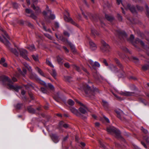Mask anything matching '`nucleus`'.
I'll use <instances>...</instances> for the list:
<instances>
[{"mask_svg": "<svg viewBox=\"0 0 149 149\" xmlns=\"http://www.w3.org/2000/svg\"><path fill=\"white\" fill-rule=\"evenodd\" d=\"M134 38V36L133 35H131L129 39L130 41L135 46L134 43L133 42V41Z\"/></svg>", "mask_w": 149, "mask_h": 149, "instance_id": "nucleus-35", "label": "nucleus"}, {"mask_svg": "<svg viewBox=\"0 0 149 149\" xmlns=\"http://www.w3.org/2000/svg\"><path fill=\"white\" fill-rule=\"evenodd\" d=\"M66 13V15H67V16L65 15L64 16V18L65 21L70 22L72 24L75 25L76 24L75 22L73 21L70 17H69V14L67 12Z\"/></svg>", "mask_w": 149, "mask_h": 149, "instance_id": "nucleus-12", "label": "nucleus"}, {"mask_svg": "<svg viewBox=\"0 0 149 149\" xmlns=\"http://www.w3.org/2000/svg\"><path fill=\"white\" fill-rule=\"evenodd\" d=\"M27 48L31 51L36 50V48L33 44L29 45L27 47Z\"/></svg>", "mask_w": 149, "mask_h": 149, "instance_id": "nucleus-22", "label": "nucleus"}, {"mask_svg": "<svg viewBox=\"0 0 149 149\" xmlns=\"http://www.w3.org/2000/svg\"><path fill=\"white\" fill-rule=\"evenodd\" d=\"M137 8L140 11H142L143 9V8L142 7L139 6H137Z\"/></svg>", "mask_w": 149, "mask_h": 149, "instance_id": "nucleus-56", "label": "nucleus"}, {"mask_svg": "<svg viewBox=\"0 0 149 149\" xmlns=\"http://www.w3.org/2000/svg\"><path fill=\"white\" fill-rule=\"evenodd\" d=\"M63 126L65 128H67L69 127V125L66 124H64L63 125Z\"/></svg>", "mask_w": 149, "mask_h": 149, "instance_id": "nucleus-64", "label": "nucleus"}, {"mask_svg": "<svg viewBox=\"0 0 149 149\" xmlns=\"http://www.w3.org/2000/svg\"><path fill=\"white\" fill-rule=\"evenodd\" d=\"M63 49L65 50V52L68 53L69 52V50L67 48L65 47H63Z\"/></svg>", "mask_w": 149, "mask_h": 149, "instance_id": "nucleus-62", "label": "nucleus"}, {"mask_svg": "<svg viewBox=\"0 0 149 149\" xmlns=\"http://www.w3.org/2000/svg\"><path fill=\"white\" fill-rule=\"evenodd\" d=\"M93 76L97 80H99L100 79L102 78L101 76H100V74L98 73H95L93 74Z\"/></svg>", "mask_w": 149, "mask_h": 149, "instance_id": "nucleus-25", "label": "nucleus"}, {"mask_svg": "<svg viewBox=\"0 0 149 149\" xmlns=\"http://www.w3.org/2000/svg\"><path fill=\"white\" fill-rule=\"evenodd\" d=\"M32 56L33 59L35 61H38V57L37 55H32Z\"/></svg>", "mask_w": 149, "mask_h": 149, "instance_id": "nucleus-36", "label": "nucleus"}, {"mask_svg": "<svg viewBox=\"0 0 149 149\" xmlns=\"http://www.w3.org/2000/svg\"><path fill=\"white\" fill-rule=\"evenodd\" d=\"M27 109L29 112L31 113H34L35 112V110L32 108L31 106L28 107Z\"/></svg>", "mask_w": 149, "mask_h": 149, "instance_id": "nucleus-30", "label": "nucleus"}, {"mask_svg": "<svg viewBox=\"0 0 149 149\" xmlns=\"http://www.w3.org/2000/svg\"><path fill=\"white\" fill-rule=\"evenodd\" d=\"M120 95L125 96H130L134 95V93L127 91L120 92L119 93Z\"/></svg>", "mask_w": 149, "mask_h": 149, "instance_id": "nucleus-16", "label": "nucleus"}, {"mask_svg": "<svg viewBox=\"0 0 149 149\" xmlns=\"http://www.w3.org/2000/svg\"><path fill=\"white\" fill-rule=\"evenodd\" d=\"M73 67L74 69H75L76 70H77L78 72H80L81 69H80V68L78 66H77L75 65H73Z\"/></svg>", "mask_w": 149, "mask_h": 149, "instance_id": "nucleus-39", "label": "nucleus"}, {"mask_svg": "<svg viewBox=\"0 0 149 149\" xmlns=\"http://www.w3.org/2000/svg\"><path fill=\"white\" fill-rule=\"evenodd\" d=\"M102 104H103V106L105 108H107L108 106V103L104 100H102Z\"/></svg>", "mask_w": 149, "mask_h": 149, "instance_id": "nucleus-34", "label": "nucleus"}, {"mask_svg": "<svg viewBox=\"0 0 149 149\" xmlns=\"http://www.w3.org/2000/svg\"><path fill=\"white\" fill-rule=\"evenodd\" d=\"M5 60L4 58H2L1 60H0V63L1 64H2L3 63H4L5 62Z\"/></svg>", "mask_w": 149, "mask_h": 149, "instance_id": "nucleus-53", "label": "nucleus"}, {"mask_svg": "<svg viewBox=\"0 0 149 149\" xmlns=\"http://www.w3.org/2000/svg\"><path fill=\"white\" fill-rule=\"evenodd\" d=\"M46 63L47 65H48L49 66H50L52 68H54V66L52 64L51 62L50 61H49L48 59H46Z\"/></svg>", "mask_w": 149, "mask_h": 149, "instance_id": "nucleus-27", "label": "nucleus"}, {"mask_svg": "<svg viewBox=\"0 0 149 149\" xmlns=\"http://www.w3.org/2000/svg\"><path fill=\"white\" fill-rule=\"evenodd\" d=\"M115 112L117 114V117L120 119H122V117L124 116L125 114L123 111L120 109H118L115 110Z\"/></svg>", "mask_w": 149, "mask_h": 149, "instance_id": "nucleus-14", "label": "nucleus"}, {"mask_svg": "<svg viewBox=\"0 0 149 149\" xmlns=\"http://www.w3.org/2000/svg\"><path fill=\"white\" fill-rule=\"evenodd\" d=\"M56 58L57 62L59 64L62 65L63 64V58H61V57L59 56H58L56 57Z\"/></svg>", "mask_w": 149, "mask_h": 149, "instance_id": "nucleus-24", "label": "nucleus"}, {"mask_svg": "<svg viewBox=\"0 0 149 149\" xmlns=\"http://www.w3.org/2000/svg\"><path fill=\"white\" fill-rule=\"evenodd\" d=\"M64 66L67 68H69L70 67V65L68 63H66L64 64Z\"/></svg>", "mask_w": 149, "mask_h": 149, "instance_id": "nucleus-54", "label": "nucleus"}, {"mask_svg": "<svg viewBox=\"0 0 149 149\" xmlns=\"http://www.w3.org/2000/svg\"><path fill=\"white\" fill-rule=\"evenodd\" d=\"M22 105V104H20L18 103L15 106L16 108L17 109H20Z\"/></svg>", "mask_w": 149, "mask_h": 149, "instance_id": "nucleus-37", "label": "nucleus"}, {"mask_svg": "<svg viewBox=\"0 0 149 149\" xmlns=\"http://www.w3.org/2000/svg\"><path fill=\"white\" fill-rule=\"evenodd\" d=\"M10 50L11 51V52H12L15 55L17 56H18L19 54V53L17 51L16 49L11 48V49Z\"/></svg>", "mask_w": 149, "mask_h": 149, "instance_id": "nucleus-28", "label": "nucleus"}, {"mask_svg": "<svg viewBox=\"0 0 149 149\" xmlns=\"http://www.w3.org/2000/svg\"><path fill=\"white\" fill-rule=\"evenodd\" d=\"M146 15L148 17H149V8L147 5L146 6Z\"/></svg>", "mask_w": 149, "mask_h": 149, "instance_id": "nucleus-40", "label": "nucleus"}, {"mask_svg": "<svg viewBox=\"0 0 149 149\" xmlns=\"http://www.w3.org/2000/svg\"><path fill=\"white\" fill-rule=\"evenodd\" d=\"M82 88L83 89L86 94L91 93L93 92H99L97 88H94V87L91 88V87L87 84L84 85Z\"/></svg>", "mask_w": 149, "mask_h": 149, "instance_id": "nucleus-3", "label": "nucleus"}, {"mask_svg": "<svg viewBox=\"0 0 149 149\" xmlns=\"http://www.w3.org/2000/svg\"><path fill=\"white\" fill-rule=\"evenodd\" d=\"M134 61L135 63H137L139 62L138 59L136 57H134L133 58Z\"/></svg>", "mask_w": 149, "mask_h": 149, "instance_id": "nucleus-43", "label": "nucleus"}, {"mask_svg": "<svg viewBox=\"0 0 149 149\" xmlns=\"http://www.w3.org/2000/svg\"><path fill=\"white\" fill-rule=\"evenodd\" d=\"M55 26L57 28H58L59 27V23L58 22H56L55 23Z\"/></svg>", "mask_w": 149, "mask_h": 149, "instance_id": "nucleus-55", "label": "nucleus"}, {"mask_svg": "<svg viewBox=\"0 0 149 149\" xmlns=\"http://www.w3.org/2000/svg\"><path fill=\"white\" fill-rule=\"evenodd\" d=\"M113 60L114 61L117 65L120 68L121 70H122L123 68V66L122 64L120 63L119 60L116 58H114Z\"/></svg>", "mask_w": 149, "mask_h": 149, "instance_id": "nucleus-19", "label": "nucleus"}, {"mask_svg": "<svg viewBox=\"0 0 149 149\" xmlns=\"http://www.w3.org/2000/svg\"><path fill=\"white\" fill-rule=\"evenodd\" d=\"M36 70L41 75L43 76H44V75L43 73L41 70H40L39 68L38 67H36Z\"/></svg>", "mask_w": 149, "mask_h": 149, "instance_id": "nucleus-29", "label": "nucleus"}, {"mask_svg": "<svg viewBox=\"0 0 149 149\" xmlns=\"http://www.w3.org/2000/svg\"><path fill=\"white\" fill-rule=\"evenodd\" d=\"M56 36L57 38L61 40L63 42H65V44L69 45L73 52H76V51L75 49V47L74 45L71 42H69L67 39L65 38L63 36H60L58 37L56 34Z\"/></svg>", "mask_w": 149, "mask_h": 149, "instance_id": "nucleus-4", "label": "nucleus"}, {"mask_svg": "<svg viewBox=\"0 0 149 149\" xmlns=\"http://www.w3.org/2000/svg\"><path fill=\"white\" fill-rule=\"evenodd\" d=\"M33 4L31 5H35L38 2L37 0H32Z\"/></svg>", "mask_w": 149, "mask_h": 149, "instance_id": "nucleus-51", "label": "nucleus"}, {"mask_svg": "<svg viewBox=\"0 0 149 149\" xmlns=\"http://www.w3.org/2000/svg\"><path fill=\"white\" fill-rule=\"evenodd\" d=\"M40 83L41 84L45 86H47V84L45 83V82L43 81L40 80Z\"/></svg>", "mask_w": 149, "mask_h": 149, "instance_id": "nucleus-46", "label": "nucleus"}, {"mask_svg": "<svg viewBox=\"0 0 149 149\" xmlns=\"http://www.w3.org/2000/svg\"><path fill=\"white\" fill-rule=\"evenodd\" d=\"M144 139L146 140L147 142H149V137L146 136L144 137Z\"/></svg>", "mask_w": 149, "mask_h": 149, "instance_id": "nucleus-58", "label": "nucleus"}, {"mask_svg": "<svg viewBox=\"0 0 149 149\" xmlns=\"http://www.w3.org/2000/svg\"><path fill=\"white\" fill-rule=\"evenodd\" d=\"M135 43L136 44L139 43L143 46L144 45V43L139 38L136 39L135 40Z\"/></svg>", "mask_w": 149, "mask_h": 149, "instance_id": "nucleus-26", "label": "nucleus"}, {"mask_svg": "<svg viewBox=\"0 0 149 149\" xmlns=\"http://www.w3.org/2000/svg\"><path fill=\"white\" fill-rule=\"evenodd\" d=\"M23 65L24 66L29 70V71H31V67L29 66L27 63L25 62L24 63Z\"/></svg>", "mask_w": 149, "mask_h": 149, "instance_id": "nucleus-33", "label": "nucleus"}, {"mask_svg": "<svg viewBox=\"0 0 149 149\" xmlns=\"http://www.w3.org/2000/svg\"><path fill=\"white\" fill-rule=\"evenodd\" d=\"M0 29L1 30L2 32L4 34V35H2V36L4 38V40H3L1 37L0 36V41L3 42L6 46L7 47H9L10 45V42L7 40L6 39V38L8 39L9 38V37L8 36V34L3 29Z\"/></svg>", "mask_w": 149, "mask_h": 149, "instance_id": "nucleus-5", "label": "nucleus"}, {"mask_svg": "<svg viewBox=\"0 0 149 149\" xmlns=\"http://www.w3.org/2000/svg\"><path fill=\"white\" fill-rule=\"evenodd\" d=\"M50 73L52 75L54 78L56 77V70L54 69H52V72H51Z\"/></svg>", "mask_w": 149, "mask_h": 149, "instance_id": "nucleus-31", "label": "nucleus"}, {"mask_svg": "<svg viewBox=\"0 0 149 149\" xmlns=\"http://www.w3.org/2000/svg\"><path fill=\"white\" fill-rule=\"evenodd\" d=\"M63 34L65 36L68 37H69L70 36V34L66 31H64Z\"/></svg>", "mask_w": 149, "mask_h": 149, "instance_id": "nucleus-45", "label": "nucleus"}, {"mask_svg": "<svg viewBox=\"0 0 149 149\" xmlns=\"http://www.w3.org/2000/svg\"><path fill=\"white\" fill-rule=\"evenodd\" d=\"M43 14L44 16L45 21L47 22H49V19H54L55 18V15L52 14L51 13H49L50 16L49 17H48L47 16V13L46 11H43Z\"/></svg>", "mask_w": 149, "mask_h": 149, "instance_id": "nucleus-10", "label": "nucleus"}, {"mask_svg": "<svg viewBox=\"0 0 149 149\" xmlns=\"http://www.w3.org/2000/svg\"><path fill=\"white\" fill-rule=\"evenodd\" d=\"M125 8L129 9L130 11L133 13H136V10L135 7L133 5H131L129 4H127L126 5H124L123 4Z\"/></svg>", "mask_w": 149, "mask_h": 149, "instance_id": "nucleus-13", "label": "nucleus"}, {"mask_svg": "<svg viewBox=\"0 0 149 149\" xmlns=\"http://www.w3.org/2000/svg\"><path fill=\"white\" fill-rule=\"evenodd\" d=\"M18 70L19 71L20 73H22V74L24 76L25 75V74L26 73V70L25 68H23V72H22L21 70L19 68L18 69Z\"/></svg>", "mask_w": 149, "mask_h": 149, "instance_id": "nucleus-32", "label": "nucleus"}, {"mask_svg": "<svg viewBox=\"0 0 149 149\" xmlns=\"http://www.w3.org/2000/svg\"><path fill=\"white\" fill-rule=\"evenodd\" d=\"M89 62L93 66H94V63L93 61L92 60H90L89 61Z\"/></svg>", "mask_w": 149, "mask_h": 149, "instance_id": "nucleus-61", "label": "nucleus"}, {"mask_svg": "<svg viewBox=\"0 0 149 149\" xmlns=\"http://www.w3.org/2000/svg\"><path fill=\"white\" fill-rule=\"evenodd\" d=\"M141 130L143 132L146 134H147L148 133V130L144 129L143 127H141Z\"/></svg>", "mask_w": 149, "mask_h": 149, "instance_id": "nucleus-41", "label": "nucleus"}, {"mask_svg": "<svg viewBox=\"0 0 149 149\" xmlns=\"http://www.w3.org/2000/svg\"><path fill=\"white\" fill-rule=\"evenodd\" d=\"M91 32L92 34L94 36H95L96 35L98 36L99 34V33L94 28H92L91 29Z\"/></svg>", "mask_w": 149, "mask_h": 149, "instance_id": "nucleus-21", "label": "nucleus"}, {"mask_svg": "<svg viewBox=\"0 0 149 149\" xmlns=\"http://www.w3.org/2000/svg\"><path fill=\"white\" fill-rule=\"evenodd\" d=\"M45 36H46L47 37L49 38L50 39H52V37L50 36L49 34L47 33H45Z\"/></svg>", "mask_w": 149, "mask_h": 149, "instance_id": "nucleus-48", "label": "nucleus"}, {"mask_svg": "<svg viewBox=\"0 0 149 149\" xmlns=\"http://www.w3.org/2000/svg\"><path fill=\"white\" fill-rule=\"evenodd\" d=\"M51 138L53 142L55 143H57L59 141L58 137L55 134H52L51 135Z\"/></svg>", "mask_w": 149, "mask_h": 149, "instance_id": "nucleus-18", "label": "nucleus"}, {"mask_svg": "<svg viewBox=\"0 0 149 149\" xmlns=\"http://www.w3.org/2000/svg\"><path fill=\"white\" fill-rule=\"evenodd\" d=\"M103 117L104 118V119L108 123H109L110 121H109V119L107 118L106 116H103Z\"/></svg>", "mask_w": 149, "mask_h": 149, "instance_id": "nucleus-60", "label": "nucleus"}, {"mask_svg": "<svg viewBox=\"0 0 149 149\" xmlns=\"http://www.w3.org/2000/svg\"><path fill=\"white\" fill-rule=\"evenodd\" d=\"M107 131L111 134H115L116 137L117 138H122L120 136V131L113 126H111L108 127L107 128Z\"/></svg>", "mask_w": 149, "mask_h": 149, "instance_id": "nucleus-2", "label": "nucleus"}, {"mask_svg": "<svg viewBox=\"0 0 149 149\" xmlns=\"http://www.w3.org/2000/svg\"><path fill=\"white\" fill-rule=\"evenodd\" d=\"M17 49L19 51L20 55L26 60L30 61V59L27 56V52L24 49H20L19 47H17Z\"/></svg>", "mask_w": 149, "mask_h": 149, "instance_id": "nucleus-7", "label": "nucleus"}, {"mask_svg": "<svg viewBox=\"0 0 149 149\" xmlns=\"http://www.w3.org/2000/svg\"><path fill=\"white\" fill-rule=\"evenodd\" d=\"M68 104L71 106H72L74 105V102L71 99H69L68 101Z\"/></svg>", "mask_w": 149, "mask_h": 149, "instance_id": "nucleus-38", "label": "nucleus"}, {"mask_svg": "<svg viewBox=\"0 0 149 149\" xmlns=\"http://www.w3.org/2000/svg\"><path fill=\"white\" fill-rule=\"evenodd\" d=\"M31 7L35 11L36 15H38L41 13V10L38 7H36L35 5H31Z\"/></svg>", "mask_w": 149, "mask_h": 149, "instance_id": "nucleus-17", "label": "nucleus"}, {"mask_svg": "<svg viewBox=\"0 0 149 149\" xmlns=\"http://www.w3.org/2000/svg\"><path fill=\"white\" fill-rule=\"evenodd\" d=\"M118 19L119 21H121L122 20V16L120 14H118Z\"/></svg>", "mask_w": 149, "mask_h": 149, "instance_id": "nucleus-59", "label": "nucleus"}, {"mask_svg": "<svg viewBox=\"0 0 149 149\" xmlns=\"http://www.w3.org/2000/svg\"><path fill=\"white\" fill-rule=\"evenodd\" d=\"M109 68L114 73L117 72L118 71V69L116 66L113 64H111L109 67Z\"/></svg>", "mask_w": 149, "mask_h": 149, "instance_id": "nucleus-15", "label": "nucleus"}, {"mask_svg": "<svg viewBox=\"0 0 149 149\" xmlns=\"http://www.w3.org/2000/svg\"><path fill=\"white\" fill-rule=\"evenodd\" d=\"M70 109L72 113L76 115L77 116L82 118H86L85 117L83 116L78 111V110L74 108L70 107Z\"/></svg>", "mask_w": 149, "mask_h": 149, "instance_id": "nucleus-9", "label": "nucleus"}, {"mask_svg": "<svg viewBox=\"0 0 149 149\" xmlns=\"http://www.w3.org/2000/svg\"><path fill=\"white\" fill-rule=\"evenodd\" d=\"M0 78L3 84L6 82L8 83L7 85L8 88L10 89H13L17 92L21 88V87L20 86L13 85L11 80L7 76H2L0 77Z\"/></svg>", "mask_w": 149, "mask_h": 149, "instance_id": "nucleus-1", "label": "nucleus"}, {"mask_svg": "<svg viewBox=\"0 0 149 149\" xmlns=\"http://www.w3.org/2000/svg\"><path fill=\"white\" fill-rule=\"evenodd\" d=\"M94 65L99 67L100 66V63L97 62L95 61L94 63Z\"/></svg>", "mask_w": 149, "mask_h": 149, "instance_id": "nucleus-47", "label": "nucleus"}, {"mask_svg": "<svg viewBox=\"0 0 149 149\" xmlns=\"http://www.w3.org/2000/svg\"><path fill=\"white\" fill-rule=\"evenodd\" d=\"M42 25L43 26V29L45 31H48L49 32H50L51 31V30L50 29H48V30H47V29H46V27H45V26H44V24L43 23H42Z\"/></svg>", "mask_w": 149, "mask_h": 149, "instance_id": "nucleus-49", "label": "nucleus"}, {"mask_svg": "<svg viewBox=\"0 0 149 149\" xmlns=\"http://www.w3.org/2000/svg\"><path fill=\"white\" fill-rule=\"evenodd\" d=\"M41 91L44 93H47L46 90L44 88L42 87L41 88Z\"/></svg>", "mask_w": 149, "mask_h": 149, "instance_id": "nucleus-50", "label": "nucleus"}, {"mask_svg": "<svg viewBox=\"0 0 149 149\" xmlns=\"http://www.w3.org/2000/svg\"><path fill=\"white\" fill-rule=\"evenodd\" d=\"M46 10L47 11L48 13H51V11L49 9V8L48 6H47L46 8Z\"/></svg>", "mask_w": 149, "mask_h": 149, "instance_id": "nucleus-57", "label": "nucleus"}, {"mask_svg": "<svg viewBox=\"0 0 149 149\" xmlns=\"http://www.w3.org/2000/svg\"><path fill=\"white\" fill-rule=\"evenodd\" d=\"M13 5L14 7L15 8H17L18 7V5L15 3H13Z\"/></svg>", "mask_w": 149, "mask_h": 149, "instance_id": "nucleus-52", "label": "nucleus"}, {"mask_svg": "<svg viewBox=\"0 0 149 149\" xmlns=\"http://www.w3.org/2000/svg\"><path fill=\"white\" fill-rule=\"evenodd\" d=\"M120 34L122 35L123 38H126L127 36L125 32H122Z\"/></svg>", "mask_w": 149, "mask_h": 149, "instance_id": "nucleus-44", "label": "nucleus"}, {"mask_svg": "<svg viewBox=\"0 0 149 149\" xmlns=\"http://www.w3.org/2000/svg\"><path fill=\"white\" fill-rule=\"evenodd\" d=\"M46 87H48L50 89L52 90L54 88L53 86L50 83H48V84H47V86Z\"/></svg>", "mask_w": 149, "mask_h": 149, "instance_id": "nucleus-42", "label": "nucleus"}, {"mask_svg": "<svg viewBox=\"0 0 149 149\" xmlns=\"http://www.w3.org/2000/svg\"><path fill=\"white\" fill-rule=\"evenodd\" d=\"M102 46L101 49L102 51L106 53H109L111 50L110 47L104 41H101Z\"/></svg>", "mask_w": 149, "mask_h": 149, "instance_id": "nucleus-6", "label": "nucleus"}, {"mask_svg": "<svg viewBox=\"0 0 149 149\" xmlns=\"http://www.w3.org/2000/svg\"><path fill=\"white\" fill-rule=\"evenodd\" d=\"M103 62L106 66L108 65V64L107 63L106 59H104L103 60Z\"/></svg>", "mask_w": 149, "mask_h": 149, "instance_id": "nucleus-63", "label": "nucleus"}, {"mask_svg": "<svg viewBox=\"0 0 149 149\" xmlns=\"http://www.w3.org/2000/svg\"><path fill=\"white\" fill-rule=\"evenodd\" d=\"M105 18L107 20L110 22L112 21L114 19L113 17L109 16L107 14L105 15Z\"/></svg>", "mask_w": 149, "mask_h": 149, "instance_id": "nucleus-23", "label": "nucleus"}, {"mask_svg": "<svg viewBox=\"0 0 149 149\" xmlns=\"http://www.w3.org/2000/svg\"><path fill=\"white\" fill-rule=\"evenodd\" d=\"M76 102L77 103H79L82 106V107H80L79 109V111L82 114H86L87 113V111L88 110V109L87 107L78 100H76Z\"/></svg>", "mask_w": 149, "mask_h": 149, "instance_id": "nucleus-8", "label": "nucleus"}, {"mask_svg": "<svg viewBox=\"0 0 149 149\" xmlns=\"http://www.w3.org/2000/svg\"><path fill=\"white\" fill-rule=\"evenodd\" d=\"M25 12L27 14H31V15H29L26 14V15L27 16L30 17L32 18L33 19L36 20L37 18V17L33 13H32V10L29 9H26L25 10Z\"/></svg>", "mask_w": 149, "mask_h": 149, "instance_id": "nucleus-11", "label": "nucleus"}, {"mask_svg": "<svg viewBox=\"0 0 149 149\" xmlns=\"http://www.w3.org/2000/svg\"><path fill=\"white\" fill-rule=\"evenodd\" d=\"M89 45L90 48L92 50H94L96 49L97 47L95 44L91 40L89 41Z\"/></svg>", "mask_w": 149, "mask_h": 149, "instance_id": "nucleus-20", "label": "nucleus"}]
</instances>
